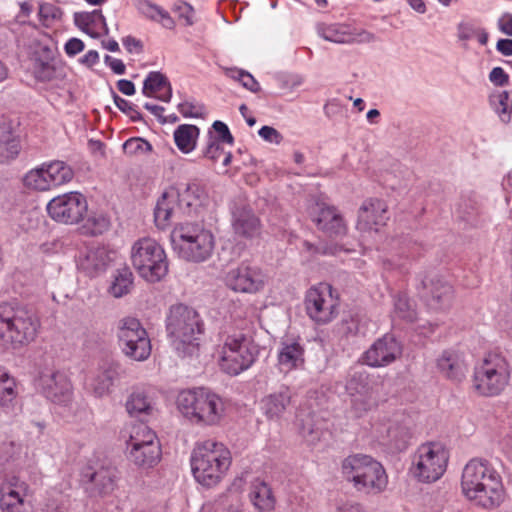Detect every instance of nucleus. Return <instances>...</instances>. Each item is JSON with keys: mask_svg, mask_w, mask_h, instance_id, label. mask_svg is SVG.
I'll list each match as a JSON object with an SVG mask.
<instances>
[{"mask_svg": "<svg viewBox=\"0 0 512 512\" xmlns=\"http://www.w3.org/2000/svg\"><path fill=\"white\" fill-rule=\"evenodd\" d=\"M142 93L147 97H154L162 102H170L172 86L163 73L151 71L144 79Z\"/></svg>", "mask_w": 512, "mask_h": 512, "instance_id": "30", "label": "nucleus"}, {"mask_svg": "<svg viewBox=\"0 0 512 512\" xmlns=\"http://www.w3.org/2000/svg\"><path fill=\"white\" fill-rule=\"evenodd\" d=\"M83 476L103 495L111 493L116 486L117 472L113 467H100L93 472L87 470Z\"/></svg>", "mask_w": 512, "mask_h": 512, "instance_id": "40", "label": "nucleus"}, {"mask_svg": "<svg viewBox=\"0 0 512 512\" xmlns=\"http://www.w3.org/2000/svg\"><path fill=\"white\" fill-rule=\"evenodd\" d=\"M190 462L195 480L203 486L212 487L227 474L232 455L224 443L206 439L195 444Z\"/></svg>", "mask_w": 512, "mask_h": 512, "instance_id": "4", "label": "nucleus"}, {"mask_svg": "<svg viewBox=\"0 0 512 512\" xmlns=\"http://www.w3.org/2000/svg\"><path fill=\"white\" fill-rule=\"evenodd\" d=\"M459 40L468 41L476 39L481 45H486L489 35L487 31L471 22H462L457 27Z\"/></svg>", "mask_w": 512, "mask_h": 512, "instance_id": "52", "label": "nucleus"}, {"mask_svg": "<svg viewBox=\"0 0 512 512\" xmlns=\"http://www.w3.org/2000/svg\"><path fill=\"white\" fill-rule=\"evenodd\" d=\"M448 461L449 452L441 443H424L417 448L410 471L419 482L432 483L444 475Z\"/></svg>", "mask_w": 512, "mask_h": 512, "instance_id": "11", "label": "nucleus"}, {"mask_svg": "<svg viewBox=\"0 0 512 512\" xmlns=\"http://www.w3.org/2000/svg\"><path fill=\"white\" fill-rule=\"evenodd\" d=\"M376 39L375 35L364 29H356L350 26L349 30V44H368L374 42Z\"/></svg>", "mask_w": 512, "mask_h": 512, "instance_id": "60", "label": "nucleus"}, {"mask_svg": "<svg viewBox=\"0 0 512 512\" xmlns=\"http://www.w3.org/2000/svg\"><path fill=\"white\" fill-rule=\"evenodd\" d=\"M344 478L352 483L357 491L378 494L388 484V476L383 465L366 454H352L344 458L341 464Z\"/></svg>", "mask_w": 512, "mask_h": 512, "instance_id": "8", "label": "nucleus"}, {"mask_svg": "<svg viewBox=\"0 0 512 512\" xmlns=\"http://www.w3.org/2000/svg\"><path fill=\"white\" fill-rule=\"evenodd\" d=\"M109 263V257L104 248L90 249L81 261V267L91 275L104 271Z\"/></svg>", "mask_w": 512, "mask_h": 512, "instance_id": "47", "label": "nucleus"}, {"mask_svg": "<svg viewBox=\"0 0 512 512\" xmlns=\"http://www.w3.org/2000/svg\"><path fill=\"white\" fill-rule=\"evenodd\" d=\"M85 48L84 42L76 37H72L67 40L64 45V51L69 57H74L81 53Z\"/></svg>", "mask_w": 512, "mask_h": 512, "instance_id": "62", "label": "nucleus"}, {"mask_svg": "<svg viewBox=\"0 0 512 512\" xmlns=\"http://www.w3.org/2000/svg\"><path fill=\"white\" fill-rule=\"evenodd\" d=\"M45 165L52 188L66 184L74 177L73 169L63 161H50Z\"/></svg>", "mask_w": 512, "mask_h": 512, "instance_id": "46", "label": "nucleus"}, {"mask_svg": "<svg viewBox=\"0 0 512 512\" xmlns=\"http://www.w3.org/2000/svg\"><path fill=\"white\" fill-rule=\"evenodd\" d=\"M123 149L129 155L147 154L152 151V145L148 141L137 137L125 141Z\"/></svg>", "mask_w": 512, "mask_h": 512, "instance_id": "56", "label": "nucleus"}, {"mask_svg": "<svg viewBox=\"0 0 512 512\" xmlns=\"http://www.w3.org/2000/svg\"><path fill=\"white\" fill-rule=\"evenodd\" d=\"M183 208L180 192L175 188L165 190L158 199L154 210L156 225L164 229L178 212L183 213Z\"/></svg>", "mask_w": 512, "mask_h": 512, "instance_id": "27", "label": "nucleus"}, {"mask_svg": "<svg viewBox=\"0 0 512 512\" xmlns=\"http://www.w3.org/2000/svg\"><path fill=\"white\" fill-rule=\"evenodd\" d=\"M224 282L234 292L255 294L264 289L267 276L257 266L243 262L226 272Z\"/></svg>", "mask_w": 512, "mask_h": 512, "instance_id": "19", "label": "nucleus"}, {"mask_svg": "<svg viewBox=\"0 0 512 512\" xmlns=\"http://www.w3.org/2000/svg\"><path fill=\"white\" fill-rule=\"evenodd\" d=\"M172 10L178 15L179 19L184 21L185 25L191 26L194 24L195 10L190 3L177 0L172 6Z\"/></svg>", "mask_w": 512, "mask_h": 512, "instance_id": "57", "label": "nucleus"}, {"mask_svg": "<svg viewBox=\"0 0 512 512\" xmlns=\"http://www.w3.org/2000/svg\"><path fill=\"white\" fill-rule=\"evenodd\" d=\"M119 376V364L110 362L97 368L86 380V388L97 398L108 395Z\"/></svg>", "mask_w": 512, "mask_h": 512, "instance_id": "25", "label": "nucleus"}, {"mask_svg": "<svg viewBox=\"0 0 512 512\" xmlns=\"http://www.w3.org/2000/svg\"><path fill=\"white\" fill-rule=\"evenodd\" d=\"M387 219L386 203L381 199L370 198L365 200L359 208L356 227L361 233L377 232Z\"/></svg>", "mask_w": 512, "mask_h": 512, "instance_id": "21", "label": "nucleus"}, {"mask_svg": "<svg viewBox=\"0 0 512 512\" xmlns=\"http://www.w3.org/2000/svg\"><path fill=\"white\" fill-rule=\"evenodd\" d=\"M222 144L223 143L219 142L212 132H209L207 145L203 149V156L213 162L218 161L224 153Z\"/></svg>", "mask_w": 512, "mask_h": 512, "instance_id": "58", "label": "nucleus"}, {"mask_svg": "<svg viewBox=\"0 0 512 512\" xmlns=\"http://www.w3.org/2000/svg\"><path fill=\"white\" fill-rule=\"evenodd\" d=\"M309 215L317 227L330 234H342L345 232L343 219L336 209L324 201H317L310 207Z\"/></svg>", "mask_w": 512, "mask_h": 512, "instance_id": "26", "label": "nucleus"}, {"mask_svg": "<svg viewBox=\"0 0 512 512\" xmlns=\"http://www.w3.org/2000/svg\"><path fill=\"white\" fill-rule=\"evenodd\" d=\"M111 284L108 292L115 298H121L130 293L134 277L132 271L128 267H121L115 270L111 277Z\"/></svg>", "mask_w": 512, "mask_h": 512, "instance_id": "43", "label": "nucleus"}, {"mask_svg": "<svg viewBox=\"0 0 512 512\" xmlns=\"http://www.w3.org/2000/svg\"><path fill=\"white\" fill-rule=\"evenodd\" d=\"M178 111L185 118H200L205 114L204 106L195 100H186L178 104Z\"/></svg>", "mask_w": 512, "mask_h": 512, "instance_id": "55", "label": "nucleus"}, {"mask_svg": "<svg viewBox=\"0 0 512 512\" xmlns=\"http://www.w3.org/2000/svg\"><path fill=\"white\" fill-rule=\"evenodd\" d=\"M26 455V448L13 440L0 442V464L16 462Z\"/></svg>", "mask_w": 512, "mask_h": 512, "instance_id": "53", "label": "nucleus"}, {"mask_svg": "<svg viewBox=\"0 0 512 512\" xmlns=\"http://www.w3.org/2000/svg\"><path fill=\"white\" fill-rule=\"evenodd\" d=\"M20 151V143L7 125H0V163L15 158Z\"/></svg>", "mask_w": 512, "mask_h": 512, "instance_id": "45", "label": "nucleus"}, {"mask_svg": "<svg viewBox=\"0 0 512 512\" xmlns=\"http://www.w3.org/2000/svg\"><path fill=\"white\" fill-rule=\"evenodd\" d=\"M212 127L215 131V134L213 135L219 140V142L229 145L233 144L234 138L230 133L228 126L224 122L217 120L213 123Z\"/></svg>", "mask_w": 512, "mask_h": 512, "instance_id": "61", "label": "nucleus"}, {"mask_svg": "<svg viewBox=\"0 0 512 512\" xmlns=\"http://www.w3.org/2000/svg\"><path fill=\"white\" fill-rule=\"evenodd\" d=\"M113 99L116 107L123 113L128 115L131 118V120L138 121L141 119V114L136 109V106L133 103L118 96L117 94H114Z\"/></svg>", "mask_w": 512, "mask_h": 512, "instance_id": "59", "label": "nucleus"}, {"mask_svg": "<svg viewBox=\"0 0 512 512\" xmlns=\"http://www.w3.org/2000/svg\"><path fill=\"white\" fill-rule=\"evenodd\" d=\"M490 104L503 122L510 120L512 99L507 91H498L490 96Z\"/></svg>", "mask_w": 512, "mask_h": 512, "instance_id": "50", "label": "nucleus"}, {"mask_svg": "<svg viewBox=\"0 0 512 512\" xmlns=\"http://www.w3.org/2000/svg\"><path fill=\"white\" fill-rule=\"evenodd\" d=\"M245 480L243 476L234 479L231 487V499L228 501V505L223 509L222 512H245L243 503L239 497L240 492L243 490Z\"/></svg>", "mask_w": 512, "mask_h": 512, "instance_id": "54", "label": "nucleus"}, {"mask_svg": "<svg viewBox=\"0 0 512 512\" xmlns=\"http://www.w3.org/2000/svg\"><path fill=\"white\" fill-rule=\"evenodd\" d=\"M489 80L496 86L508 84L509 76L501 67H494L489 73Z\"/></svg>", "mask_w": 512, "mask_h": 512, "instance_id": "64", "label": "nucleus"}, {"mask_svg": "<svg viewBox=\"0 0 512 512\" xmlns=\"http://www.w3.org/2000/svg\"><path fill=\"white\" fill-rule=\"evenodd\" d=\"M346 390L351 397V406L357 417H361L377 406L378 384L371 380L365 371H355L346 383Z\"/></svg>", "mask_w": 512, "mask_h": 512, "instance_id": "16", "label": "nucleus"}, {"mask_svg": "<svg viewBox=\"0 0 512 512\" xmlns=\"http://www.w3.org/2000/svg\"><path fill=\"white\" fill-rule=\"evenodd\" d=\"M79 231L85 236H98L108 231L111 225L109 216L98 210H88L79 223Z\"/></svg>", "mask_w": 512, "mask_h": 512, "instance_id": "37", "label": "nucleus"}, {"mask_svg": "<svg viewBox=\"0 0 512 512\" xmlns=\"http://www.w3.org/2000/svg\"><path fill=\"white\" fill-rule=\"evenodd\" d=\"M40 328V320L27 306L17 301L0 303V345L6 349H20L33 342Z\"/></svg>", "mask_w": 512, "mask_h": 512, "instance_id": "3", "label": "nucleus"}, {"mask_svg": "<svg viewBox=\"0 0 512 512\" xmlns=\"http://www.w3.org/2000/svg\"><path fill=\"white\" fill-rule=\"evenodd\" d=\"M166 332L178 356L185 358L199 354L204 324L194 308L184 304L171 306L166 316Z\"/></svg>", "mask_w": 512, "mask_h": 512, "instance_id": "2", "label": "nucleus"}, {"mask_svg": "<svg viewBox=\"0 0 512 512\" xmlns=\"http://www.w3.org/2000/svg\"><path fill=\"white\" fill-rule=\"evenodd\" d=\"M259 353V345L251 335L234 332L222 339L215 349L214 356L222 372L237 376L256 362Z\"/></svg>", "mask_w": 512, "mask_h": 512, "instance_id": "7", "label": "nucleus"}, {"mask_svg": "<svg viewBox=\"0 0 512 512\" xmlns=\"http://www.w3.org/2000/svg\"><path fill=\"white\" fill-rule=\"evenodd\" d=\"M461 489L467 500L488 510L499 507L505 499L501 475L483 459H471L464 466Z\"/></svg>", "mask_w": 512, "mask_h": 512, "instance_id": "1", "label": "nucleus"}, {"mask_svg": "<svg viewBox=\"0 0 512 512\" xmlns=\"http://www.w3.org/2000/svg\"><path fill=\"white\" fill-rule=\"evenodd\" d=\"M127 452L134 449H145L148 446L160 445L156 433L146 424L137 423L130 427L129 438L126 441Z\"/></svg>", "mask_w": 512, "mask_h": 512, "instance_id": "35", "label": "nucleus"}, {"mask_svg": "<svg viewBox=\"0 0 512 512\" xmlns=\"http://www.w3.org/2000/svg\"><path fill=\"white\" fill-rule=\"evenodd\" d=\"M199 134L200 131L197 126L192 124H182L174 131V142L182 153L188 154L196 148Z\"/></svg>", "mask_w": 512, "mask_h": 512, "instance_id": "42", "label": "nucleus"}, {"mask_svg": "<svg viewBox=\"0 0 512 512\" xmlns=\"http://www.w3.org/2000/svg\"><path fill=\"white\" fill-rule=\"evenodd\" d=\"M305 347L300 337L283 338L277 352V366L280 372L289 373L303 367Z\"/></svg>", "mask_w": 512, "mask_h": 512, "instance_id": "23", "label": "nucleus"}, {"mask_svg": "<svg viewBox=\"0 0 512 512\" xmlns=\"http://www.w3.org/2000/svg\"><path fill=\"white\" fill-rule=\"evenodd\" d=\"M350 25L347 24H322L317 28L318 35L326 41L337 44H348Z\"/></svg>", "mask_w": 512, "mask_h": 512, "instance_id": "48", "label": "nucleus"}, {"mask_svg": "<svg viewBox=\"0 0 512 512\" xmlns=\"http://www.w3.org/2000/svg\"><path fill=\"white\" fill-rule=\"evenodd\" d=\"M18 396L17 381L9 370L0 365V410L9 411Z\"/></svg>", "mask_w": 512, "mask_h": 512, "instance_id": "39", "label": "nucleus"}, {"mask_svg": "<svg viewBox=\"0 0 512 512\" xmlns=\"http://www.w3.org/2000/svg\"><path fill=\"white\" fill-rule=\"evenodd\" d=\"M155 403L149 392L137 388L131 392L126 401V410L132 417H144L153 413Z\"/></svg>", "mask_w": 512, "mask_h": 512, "instance_id": "36", "label": "nucleus"}, {"mask_svg": "<svg viewBox=\"0 0 512 512\" xmlns=\"http://www.w3.org/2000/svg\"><path fill=\"white\" fill-rule=\"evenodd\" d=\"M232 226L236 234L249 238L258 235L260 231L259 219L246 206L232 211Z\"/></svg>", "mask_w": 512, "mask_h": 512, "instance_id": "31", "label": "nucleus"}, {"mask_svg": "<svg viewBox=\"0 0 512 512\" xmlns=\"http://www.w3.org/2000/svg\"><path fill=\"white\" fill-rule=\"evenodd\" d=\"M23 182L27 188L33 190L47 191L52 189L45 163L28 171L24 176Z\"/></svg>", "mask_w": 512, "mask_h": 512, "instance_id": "49", "label": "nucleus"}, {"mask_svg": "<svg viewBox=\"0 0 512 512\" xmlns=\"http://www.w3.org/2000/svg\"><path fill=\"white\" fill-rule=\"evenodd\" d=\"M207 198L206 190L202 185L199 183L188 184L187 187L180 192L181 204L184 207L183 213H197L198 209L205 204Z\"/></svg>", "mask_w": 512, "mask_h": 512, "instance_id": "41", "label": "nucleus"}, {"mask_svg": "<svg viewBox=\"0 0 512 512\" xmlns=\"http://www.w3.org/2000/svg\"><path fill=\"white\" fill-rule=\"evenodd\" d=\"M300 433L309 444H315L326 434V424L315 414H297Z\"/></svg>", "mask_w": 512, "mask_h": 512, "instance_id": "34", "label": "nucleus"}, {"mask_svg": "<svg viewBox=\"0 0 512 512\" xmlns=\"http://www.w3.org/2000/svg\"><path fill=\"white\" fill-rule=\"evenodd\" d=\"M402 353L400 343L392 335H384L364 353L363 361L371 367H384L394 362Z\"/></svg>", "mask_w": 512, "mask_h": 512, "instance_id": "20", "label": "nucleus"}, {"mask_svg": "<svg viewBox=\"0 0 512 512\" xmlns=\"http://www.w3.org/2000/svg\"><path fill=\"white\" fill-rule=\"evenodd\" d=\"M161 445L148 446L145 449H139L127 452L129 460L141 469H150L154 467L161 459Z\"/></svg>", "mask_w": 512, "mask_h": 512, "instance_id": "44", "label": "nucleus"}, {"mask_svg": "<svg viewBox=\"0 0 512 512\" xmlns=\"http://www.w3.org/2000/svg\"><path fill=\"white\" fill-rule=\"evenodd\" d=\"M371 437L391 452H401L409 444L410 426L403 414L378 417L371 424Z\"/></svg>", "mask_w": 512, "mask_h": 512, "instance_id": "13", "label": "nucleus"}, {"mask_svg": "<svg viewBox=\"0 0 512 512\" xmlns=\"http://www.w3.org/2000/svg\"><path fill=\"white\" fill-rule=\"evenodd\" d=\"M131 261L140 277L150 283L159 282L168 273L166 252L160 243L150 237L141 238L133 244Z\"/></svg>", "mask_w": 512, "mask_h": 512, "instance_id": "9", "label": "nucleus"}, {"mask_svg": "<svg viewBox=\"0 0 512 512\" xmlns=\"http://www.w3.org/2000/svg\"><path fill=\"white\" fill-rule=\"evenodd\" d=\"M74 23L81 31L93 38L98 37L100 31H103L106 35L109 33L106 19L100 9L91 12H76Z\"/></svg>", "mask_w": 512, "mask_h": 512, "instance_id": "32", "label": "nucleus"}, {"mask_svg": "<svg viewBox=\"0 0 512 512\" xmlns=\"http://www.w3.org/2000/svg\"><path fill=\"white\" fill-rule=\"evenodd\" d=\"M170 238L175 254L180 259L191 263L207 261L215 248L213 233L198 222L176 225L171 231Z\"/></svg>", "mask_w": 512, "mask_h": 512, "instance_id": "6", "label": "nucleus"}, {"mask_svg": "<svg viewBox=\"0 0 512 512\" xmlns=\"http://www.w3.org/2000/svg\"><path fill=\"white\" fill-rule=\"evenodd\" d=\"M423 291L421 297L427 305L434 310H443L450 307L453 299V287L443 278L433 276L421 282Z\"/></svg>", "mask_w": 512, "mask_h": 512, "instance_id": "22", "label": "nucleus"}, {"mask_svg": "<svg viewBox=\"0 0 512 512\" xmlns=\"http://www.w3.org/2000/svg\"><path fill=\"white\" fill-rule=\"evenodd\" d=\"M339 300L333 294L331 285L320 283L311 287L305 296L308 316L319 324L331 322L338 314Z\"/></svg>", "mask_w": 512, "mask_h": 512, "instance_id": "15", "label": "nucleus"}, {"mask_svg": "<svg viewBox=\"0 0 512 512\" xmlns=\"http://www.w3.org/2000/svg\"><path fill=\"white\" fill-rule=\"evenodd\" d=\"M29 485L14 473L3 472L0 477V508L2 512H32L27 499Z\"/></svg>", "mask_w": 512, "mask_h": 512, "instance_id": "17", "label": "nucleus"}, {"mask_svg": "<svg viewBox=\"0 0 512 512\" xmlns=\"http://www.w3.org/2000/svg\"><path fill=\"white\" fill-rule=\"evenodd\" d=\"M86 197L77 191H71L52 198L46 206L52 220L64 225H77L87 213Z\"/></svg>", "mask_w": 512, "mask_h": 512, "instance_id": "14", "label": "nucleus"}, {"mask_svg": "<svg viewBox=\"0 0 512 512\" xmlns=\"http://www.w3.org/2000/svg\"><path fill=\"white\" fill-rule=\"evenodd\" d=\"M115 335L125 357L137 362H144L150 357L151 340L137 318L126 316L119 319L115 325Z\"/></svg>", "mask_w": 512, "mask_h": 512, "instance_id": "10", "label": "nucleus"}, {"mask_svg": "<svg viewBox=\"0 0 512 512\" xmlns=\"http://www.w3.org/2000/svg\"><path fill=\"white\" fill-rule=\"evenodd\" d=\"M510 379L509 365L500 355H489L475 367L473 388L482 396H497L508 385Z\"/></svg>", "mask_w": 512, "mask_h": 512, "instance_id": "12", "label": "nucleus"}, {"mask_svg": "<svg viewBox=\"0 0 512 512\" xmlns=\"http://www.w3.org/2000/svg\"><path fill=\"white\" fill-rule=\"evenodd\" d=\"M176 407L183 418L198 426H215L225 415L222 397L205 387L181 390L176 397Z\"/></svg>", "mask_w": 512, "mask_h": 512, "instance_id": "5", "label": "nucleus"}, {"mask_svg": "<svg viewBox=\"0 0 512 512\" xmlns=\"http://www.w3.org/2000/svg\"><path fill=\"white\" fill-rule=\"evenodd\" d=\"M394 313L397 317L408 322H413L416 319L415 304L406 293L400 292L394 297Z\"/></svg>", "mask_w": 512, "mask_h": 512, "instance_id": "51", "label": "nucleus"}, {"mask_svg": "<svg viewBox=\"0 0 512 512\" xmlns=\"http://www.w3.org/2000/svg\"><path fill=\"white\" fill-rule=\"evenodd\" d=\"M135 6L138 12L145 18L160 23L166 29H174L175 21L169 12L150 0H136Z\"/></svg>", "mask_w": 512, "mask_h": 512, "instance_id": "38", "label": "nucleus"}, {"mask_svg": "<svg viewBox=\"0 0 512 512\" xmlns=\"http://www.w3.org/2000/svg\"><path fill=\"white\" fill-rule=\"evenodd\" d=\"M437 367L445 377L457 382L464 379L468 371L463 355L453 350L442 353L437 360Z\"/></svg>", "mask_w": 512, "mask_h": 512, "instance_id": "29", "label": "nucleus"}, {"mask_svg": "<svg viewBox=\"0 0 512 512\" xmlns=\"http://www.w3.org/2000/svg\"><path fill=\"white\" fill-rule=\"evenodd\" d=\"M34 385L38 392L54 404L66 406L72 401L73 387L65 372L45 369L39 373Z\"/></svg>", "mask_w": 512, "mask_h": 512, "instance_id": "18", "label": "nucleus"}, {"mask_svg": "<svg viewBox=\"0 0 512 512\" xmlns=\"http://www.w3.org/2000/svg\"><path fill=\"white\" fill-rule=\"evenodd\" d=\"M249 499L257 512H272L275 509L276 499L273 491L266 482L260 479L252 482Z\"/></svg>", "mask_w": 512, "mask_h": 512, "instance_id": "33", "label": "nucleus"}, {"mask_svg": "<svg viewBox=\"0 0 512 512\" xmlns=\"http://www.w3.org/2000/svg\"><path fill=\"white\" fill-rule=\"evenodd\" d=\"M292 393L287 386L264 396L260 401V410L270 420L280 419L291 404Z\"/></svg>", "mask_w": 512, "mask_h": 512, "instance_id": "28", "label": "nucleus"}, {"mask_svg": "<svg viewBox=\"0 0 512 512\" xmlns=\"http://www.w3.org/2000/svg\"><path fill=\"white\" fill-rule=\"evenodd\" d=\"M259 136L269 143L279 144L282 140L281 134L271 126H263L258 131Z\"/></svg>", "mask_w": 512, "mask_h": 512, "instance_id": "63", "label": "nucleus"}, {"mask_svg": "<svg viewBox=\"0 0 512 512\" xmlns=\"http://www.w3.org/2000/svg\"><path fill=\"white\" fill-rule=\"evenodd\" d=\"M32 72L41 82L61 77V67L55 61V51L46 45L38 46L32 58Z\"/></svg>", "mask_w": 512, "mask_h": 512, "instance_id": "24", "label": "nucleus"}]
</instances>
